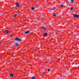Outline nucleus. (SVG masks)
I'll return each instance as SVG.
<instances>
[{
    "mask_svg": "<svg viewBox=\"0 0 79 79\" xmlns=\"http://www.w3.org/2000/svg\"><path fill=\"white\" fill-rule=\"evenodd\" d=\"M71 1L72 3H73V2H74V0H71Z\"/></svg>",
    "mask_w": 79,
    "mask_h": 79,
    "instance_id": "15",
    "label": "nucleus"
},
{
    "mask_svg": "<svg viewBox=\"0 0 79 79\" xmlns=\"http://www.w3.org/2000/svg\"><path fill=\"white\" fill-rule=\"evenodd\" d=\"M15 40H18L19 42H21V39H19L18 38H15Z\"/></svg>",
    "mask_w": 79,
    "mask_h": 79,
    "instance_id": "1",
    "label": "nucleus"
},
{
    "mask_svg": "<svg viewBox=\"0 0 79 79\" xmlns=\"http://www.w3.org/2000/svg\"><path fill=\"white\" fill-rule=\"evenodd\" d=\"M60 6H61V7H62L63 6V5H60Z\"/></svg>",
    "mask_w": 79,
    "mask_h": 79,
    "instance_id": "16",
    "label": "nucleus"
},
{
    "mask_svg": "<svg viewBox=\"0 0 79 79\" xmlns=\"http://www.w3.org/2000/svg\"><path fill=\"white\" fill-rule=\"evenodd\" d=\"M53 16H56V15H55V13H54L53 14Z\"/></svg>",
    "mask_w": 79,
    "mask_h": 79,
    "instance_id": "13",
    "label": "nucleus"
},
{
    "mask_svg": "<svg viewBox=\"0 0 79 79\" xmlns=\"http://www.w3.org/2000/svg\"><path fill=\"white\" fill-rule=\"evenodd\" d=\"M34 7H32L31 8V10H34Z\"/></svg>",
    "mask_w": 79,
    "mask_h": 79,
    "instance_id": "14",
    "label": "nucleus"
},
{
    "mask_svg": "<svg viewBox=\"0 0 79 79\" xmlns=\"http://www.w3.org/2000/svg\"><path fill=\"white\" fill-rule=\"evenodd\" d=\"M29 32H30V31H28L25 32V34H29Z\"/></svg>",
    "mask_w": 79,
    "mask_h": 79,
    "instance_id": "7",
    "label": "nucleus"
},
{
    "mask_svg": "<svg viewBox=\"0 0 79 79\" xmlns=\"http://www.w3.org/2000/svg\"><path fill=\"white\" fill-rule=\"evenodd\" d=\"M31 79H35V77H31Z\"/></svg>",
    "mask_w": 79,
    "mask_h": 79,
    "instance_id": "10",
    "label": "nucleus"
},
{
    "mask_svg": "<svg viewBox=\"0 0 79 79\" xmlns=\"http://www.w3.org/2000/svg\"><path fill=\"white\" fill-rule=\"evenodd\" d=\"M74 17H76V18H77V17H79V16L77 15V14H74L73 15Z\"/></svg>",
    "mask_w": 79,
    "mask_h": 79,
    "instance_id": "3",
    "label": "nucleus"
},
{
    "mask_svg": "<svg viewBox=\"0 0 79 79\" xmlns=\"http://www.w3.org/2000/svg\"><path fill=\"white\" fill-rule=\"evenodd\" d=\"M48 71H50V69H48Z\"/></svg>",
    "mask_w": 79,
    "mask_h": 79,
    "instance_id": "19",
    "label": "nucleus"
},
{
    "mask_svg": "<svg viewBox=\"0 0 79 79\" xmlns=\"http://www.w3.org/2000/svg\"><path fill=\"white\" fill-rule=\"evenodd\" d=\"M73 7H71V10H73Z\"/></svg>",
    "mask_w": 79,
    "mask_h": 79,
    "instance_id": "18",
    "label": "nucleus"
},
{
    "mask_svg": "<svg viewBox=\"0 0 79 79\" xmlns=\"http://www.w3.org/2000/svg\"><path fill=\"white\" fill-rule=\"evenodd\" d=\"M15 44L16 46H17V47L19 46V44H18L17 43H15Z\"/></svg>",
    "mask_w": 79,
    "mask_h": 79,
    "instance_id": "8",
    "label": "nucleus"
},
{
    "mask_svg": "<svg viewBox=\"0 0 79 79\" xmlns=\"http://www.w3.org/2000/svg\"><path fill=\"white\" fill-rule=\"evenodd\" d=\"M13 35H14L13 34H11L10 35V36H11L12 37H13Z\"/></svg>",
    "mask_w": 79,
    "mask_h": 79,
    "instance_id": "17",
    "label": "nucleus"
},
{
    "mask_svg": "<svg viewBox=\"0 0 79 79\" xmlns=\"http://www.w3.org/2000/svg\"><path fill=\"white\" fill-rule=\"evenodd\" d=\"M17 15H18V14H15L14 16V17H16V16H17Z\"/></svg>",
    "mask_w": 79,
    "mask_h": 79,
    "instance_id": "12",
    "label": "nucleus"
},
{
    "mask_svg": "<svg viewBox=\"0 0 79 79\" xmlns=\"http://www.w3.org/2000/svg\"><path fill=\"white\" fill-rule=\"evenodd\" d=\"M13 76H14V75H13V74L12 73L10 74V77H13Z\"/></svg>",
    "mask_w": 79,
    "mask_h": 79,
    "instance_id": "5",
    "label": "nucleus"
},
{
    "mask_svg": "<svg viewBox=\"0 0 79 79\" xmlns=\"http://www.w3.org/2000/svg\"><path fill=\"white\" fill-rule=\"evenodd\" d=\"M41 28L43 30H45V27H42Z\"/></svg>",
    "mask_w": 79,
    "mask_h": 79,
    "instance_id": "6",
    "label": "nucleus"
},
{
    "mask_svg": "<svg viewBox=\"0 0 79 79\" xmlns=\"http://www.w3.org/2000/svg\"><path fill=\"white\" fill-rule=\"evenodd\" d=\"M56 7H54L53 9H51V10H54L55 9H56Z\"/></svg>",
    "mask_w": 79,
    "mask_h": 79,
    "instance_id": "11",
    "label": "nucleus"
},
{
    "mask_svg": "<svg viewBox=\"0 0 79 79\" xmlns=\"http://www.w3.org/2000/svg\"><path fill=\"white\" fill-rule=\"evenodd\" d=\"M9 32V31L8 30H6L4 31V33L5 34H8Z\"/></svg>",
    "mask_w": 79,
    "mask_h": 79,
    "instance_id": "2",
    "label": "nucleus"
},
{
    "mask_svg": "<svg viewBox=\"0 0 79 79\" xmlns=\"http://www.w3.org/2000/svg\"><path fill=\"white\" fill-rule=\"evenodd\" d=\"M47 35V33H44V36H46V35Z\"/></svg>",
    "mask_w": 79,
    "mask_h": 79,
    "instance_id": "9",
    "label": "nucleus"
},
{
    "mask_svg": "<svg viewBox=\"0 0 79 79\" xmlns=\"http://www.w3.org/2000/svg\"><path fill=\"white\" fill-rule=\"evenodd\" d=\"M2 44V43H0V44Z\"/></svg>",
    "mask_w": 79,
    "mask_h": 79,
    "instance_id": "21",
    "label": "nucleus"
},
{
    "mask_svg": "<svg viewBox=\"0 0 79 79\" xmlns=\"http://www.w3.org/2000/svg\"><path fill=\"white\" fill-rule=\"evenodd\" d=\"M43 74H46V73H43Z\"/></svg>",
    "mask_w": 79,
    "mask_h": 79,
    "instance_id": "20",
    "label": "nucleus"
},
{
    "mask_svg": "<svg viewBox=\"0 0 79 79\" xmlns=\"http://www.w3.org/2000/svg\"><path fill=\"white\" fill-rule=\"evenodd\" d=\"M16 6L18 8H19L20 6H19V5L18 3H16Z\"/></svg>",
    "mask_w": 79,
    "mask_h": 79,
    "instance_id": "4",
    "label": "nucleus"
}]
</instances>
